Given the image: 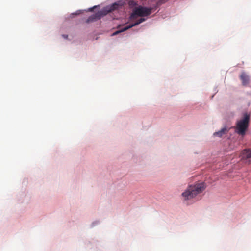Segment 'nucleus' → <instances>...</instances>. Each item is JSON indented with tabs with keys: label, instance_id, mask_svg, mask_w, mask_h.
I'll return each instance as SVG.
<instances>
[{
	"label": "nucleus",
	"instance_id": "10",
	"mask_svg": "<svg viewBox=\"0 0 251 251\" xmlns=\"http://www.w3.org/2000/svg\"><path fill=\"white\" fill-rule=\"evenodd\" d=\"M63 37L65 38V39H67L68 38V35H63Z\"/></svg>",
	"mask_w": 251,
	"mask_h": 251
},
{
	"label": "nucleus",
	"instance_id": "9",
	"mask_svg": "<svg viewBox=\"0 0 251 251\" xmlns=\"http://www.w3.org/2000/svg\"><path fill=\"white\" fill-rule=\"evenodd\" d=\"M96 7V6H94L92 8H89V10L90 11H92L94 10V9Z\"/></svg>",
	"mask_w": 251,
	"mask_h": 251
},
{
	"label": "nucleus",
	"instance_id": "2",
	"mask_svg": "<svg viewBox=\"0 0 251 251\" xmlns=\"http://www.w3.org/2000/svg\"><path fill=\"white\" fill-rule=\"evenodd\" d=\"M119 5L117 3H115L111 5L110 7H107L102 10L96 13L95 14L89 16L87 19L86 22L87 23H91L96 21L100 19L102 17L106 15L108 13L117 9Z\"/></svg>",
	"mask_w": 251,
	"mask_h": 251
},
{
	"label": "nucleus",
	"instance_id": "5",
	"mask_svg": "<svg viewBox=\"0 0 251 251\" xmlns=\"http://www.w3.org/2000/svg\"><path fill=\"white\" fill-rule=\"evenodd\" d=\"M145 21V18H141L140 19H139L138 20L136 21L134 23L128 26L125 27L124 28H123V29H122L120 30L117 31L115 32L114 33H113V35H116L120 32L125 31L129 29V28H131V27L140 24V23H142L143 22H144Z\"/></svg>",
	"mask_w": 251,
	"mask_h": 251
},
{
	"label": "nucleus",
	"instance_id": "7",
	"mask_svg": "<svg viewBox=\"0 0 251 251\" xmlns=\"http://www.w3.org/2000/svg\"><path fill=\"white\" fill-rule=\"evenodd\" d=\"M242 158L249 162H251V149H246L242 151Z\"/></svg>",
	"mask_w": 251,
	"mask_h": 251
},
{
	"label": "nucleus",
	"instance_id": "6",
	"mask_svg": "<svg viewBox=\"0 0 251 251\" xmlns=\"http://www.w3.org/2000/svg\"><path fill=\"white\" fill-rule=\"evenodd\" d=\"M240 79L242 82V84L244 86H247L250 83V77L245 72L241 73L240 75Z\"/></svg>",
	"mask_w": 251,
	"mask_h": 251
},
{
	"label": "nucleus",
	"instance_id": "1",
	"mask_svg": "<svg viewBox=\"0 0 251 251\" xmlns=\"http://www.w3.org/2000/svg\"><path fill=\"white\" fill-rule=\"evenodd\" d=\"M205 188V185L204 183L191 185L182 194V196L185 200L191 199L196 196L198 194L201 193Z\"/></svg>",
	"mask_w": 251,
	"mask_h": 251
},
{
	"label": "nucleus",
	"instance_id": "8",
	"mask_svg": "<svg viewBox=\"0 0 251 251\" xmlns=\"http://www.w3.org/2000/svg\"><path fill=\"white\" fill-rule=\"evenodd\" d=\"M230 130V128L227 127H223L221 130L213 133V136L222 137L224 135L227 134Z\"/></svg>",
	"mask_w": 251,
	"mask_h": 251
},
{
	"label": "nucleus",
	"instance_id": "4",
	"mask_svg": "<svg viewBox=\"0 0 251 251\" xmlns=\"http://www.w3.org/2000/svg\"><path fill=\"white\" fill-rule=\"evenodd\" d=\"M151 8L139 6L134 10L133 13L131 15V18L135 19L136 15L140 17L147 16L151 14Z\"/></svg>",
	"mask_w": 251,
	"mask_h": 251
},
{
	"label": "nucleus",
	"instance_id": "3",
	"mask_svg": "<svg viewBox=\"0 0 251 251\" xmlns=\"http://www.w3.org/2000/svg\"><path fill=\"white\" fill-rule=\"evenodd\" d=\"M249 120L250 115L245 113L243 118L237 122L235 131L238 134L242 136L245 135L249 126Z\"/></svg>",
	"mask_w": 251,
	"mask_h": 251
}]
</instances>
